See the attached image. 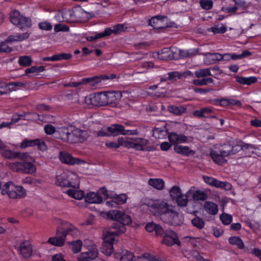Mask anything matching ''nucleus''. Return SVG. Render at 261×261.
<instances>
[{"label": "nucleus", "mask_w": 261, "mask_h": 261, "mask_svg": "<svg viewBox=\"0 0 261 261\" xmlns=\"http://www.w3.org/2000/svg\"><path fill=\"white\" fill-rule=\"evenodd\" d=\"M108 216L116 221L112 224L110 229L103 233L102 251L107 255H110L114 250V236L123 233L126 230L125 225L130 224L132 220L129 215L119 210L111 211Z\"/></svg>", "instance_id": "1"}, {"label": "nucleus", "mask_w": 261, "mask_h": 261, "mask_svg": "<svg viewBox=\"0 0 261 261\" xmlns=\"http://www.w3.org/2000/svg\"><path fill=\"white\" fill-rule=\"evenodd\" d=\"M149 211L159 217L164 223L172 226H179L184 222V217L176 211L172 205L160 199H150L146 203Z\"/></svg>", "instance_id": "2"}, {"label": "nucleus", "mask_w": 261, "mask_h": 261, "mask_svg": "<svg viewBox=\"0 0 261 261\" xmlns=\"http://www.w3.org/2000/svg\"><path fill=\"white\" fill-rule=\"evenodd\" d=\"M241 148L240 146H233L229 143L220 145L211 150L210 156L214 162L220 165L226 163L225 157L236 154Z\"/></svg>", "instance_id": "3"}, {"label": "nucleus", "mask_w": 261, "mask_h": 261, "mask_svg": "<svg viewBox=\"0 0 261 261\" xmlns=\"http://www.w3.org/2000/svg\"><path fill=\"white\" fill-rule=\"evenodd\" d=\"M77 229L71 224L65 222L62 228H58L56 237L49 238L48 242L56 246H62L64 244L67 234L73 235L76 233Z\"/></svg>", "instance_id": "4"}, {"label": "nucleus", "mask_w": 261, "mask_h": 261, "mask_svg": "<svg viewBox=\"0 0 261 261\" xmlns=\"http://www.w3.org/2000/svg\"><path fill=\"white\" fill-rule=\"evenodd\" d=\"M9 18L10 21L20 29L25 30L32 26L31 19L21 15L17 10H14L11 12Z\"/></svg>", "instance_id": "5"}, {"label": "nucleus", "mask_w": 261, "mask_h": 261, "mask_svg": "<svg viewBox=\"0 0 261 261\" xmlns=\"http://www.w3.org/2000/svg\"><path fill=\"white\" fill-rule=\"evenodd\" d=\"M118 141L121 145L128 148H134L138 151L148 150L145 146L148 144L149 141L142 138H133L131 140H124L121 138L118 139Z\"/></svg>", "instance_id": "6"}, {"label": "nucleus", "mask_w": 261, "mask_h": 261, "mask_svg": "<svg viewBox=\"0 0 261 261\" xmlns=\"http://www.w3.org/2000/svg\"><path fill=\"white\" fill-rule=\"evenodd\" d=\"M107 131L110 133V136H116L118 135H137L139 134L137 129H125L123 125L120 124H114L107 128Z\"/></svg>", "instance_id": "7"}, {"label": "nucleus", "mask_w": 261, "mask_h": 261, "mask_svg": "<svg viewBox=\"0 0 261 261\" xmlns=\"http://www.w3.org/2000/svg\"><path fill=\"white\" fill-rule=\"evenodd\" d=\"M67 143L69 144L83 142L87 139V132L76 127L70 128Z\"/></svg>", "instance_id": "8"}, {"label": "nucleus", "mask_w": 261, "mask_h": 261, "mask_svg": "<svg viewBox=\"0 0 261 261\" xmlns=\"http://www.w3.org/2000/svg\"><path fill=\"white\" fill-rule=\"evenodd\" d=\"M167 17L162 15H157L152 17L148 21L149 25L152 26L155 29H161L166 28L176 27L174 22H170V24H164V22L167 21Z\"/></svg>", "instance_id": "9"}, {"label": "nucleus", "mask_w": 261, "mask_h": 261, "mask_svg": "<svg viewBox=\"0 0 261 261\" xmlns=\"http://www.w3.org/2000/svg\"><path fill=\"white\" fill-rule=\"evenodd\" d=\"M75 176V181L73 182L70 181L69 176L66 175L65 173H63L61 175L56 176L57 181L56 183L58 186L62 187H72L74 188H79V180L78 178Z\"/></svg>", "instance_id": "10"}, {"label": "nucleus", "mask_w": 261, "mask_h": 261, "mask_svg": "<svg viewBox=\"0 0 261 261\" xmlns=\"http://www.w3.org/2000/svg\"><path fill=\"white\" fill-rule=\"evenodd\" d=\"M85 101L88 105H91L94 106H106V93L90 95L85 97Z\"/></svg>", "instance_id": "11"}, {"label": "nucleus", "mask_w": 261, "mask_h": 261, "mask_svg": "<svg viewBox=\"0 0 261 261\" xmlns=\"http://www.w3.org/2000/svg\"><path fill=\"white\" fill-rule=\"evenodd\" d=\"M163 239L161 242L167 246H172L174 244L180 245V243L178 240L177 234L171 230L164 231V234L161 235Z\"/></svg>", "instance_id": "12"}, {"label": "nucleus", "mask_w": 261, "mask_h": 261, "mask_svg": "<svg viewBox=\"0 0 261 261\" xmlns=\"http://www.w3.org/2000/svg\"><path fill=\"white\" fill-rule=\"evenodd\" d=\"M9 192V198L12 199L22 198L26 196L25 190L22 186H16L13 182Z\"/></svg>", "instance_id": "13"}, {"label": "nucleus", "mask_w": 261, "mask_h": 261, "mask_svg": "<svg viewBox=\"0 0 261 261\" xmlns=\"http://www.w3.org/2000/svg\"><path fill=\"white\" fill-rule=\"evenodd\" d=\"M121 95L119 92H108L106 93V106L109 105L112 107L117 106Z\"/></svg>", "instance_id": "14"}, {"label": "nucleus", "mask_w": 261, "mask_h": 261, "mask_svg": "<svg viewBox=\"0 0 261 261\" xmlns=\"http://www.w3.org/2000/svg\"><path fill=\"white\" fill-rule=\"evenodd\" d=\"M38 146L40 150H44L46 148V145L44 141H41L40 139L29 140L25 139L20 144V147L22 148H27L28 147H32Z\"/></svg>", "instance_id": "15"}, {"label": "nucleus", "mask_w": 261, "mask_h": 261, "mask_svg": "<svg viewBox=\"0 0 261 261\" xmlns=\"http://www.w3.org/2000/svg\"><path fill=\"white\" fill-rule=\"evenodd\" d=\"M32 247L29 242L24 241L20 244L18 252L22 257L29 258L32 255Z\"/></svg>", "instance_id": "16"}, {"label": "nucleus", "mask_w": 261, "mask_h": 261, "mask_svg": "<svg viewBox=\"0 0 261 261\" xmlns=\"http://www.w3.org/2000/svg\"><path fill=\"white\" fill-rule=\"evenodd\" d=\"M2 155L4 157L9 159H18L24 160L29 156L27 153H22L19 151H13L11 150H5L3 152Z\"/></svg>", "instance_id": "17"}, {"label": "nucleus", "mask_w": 261, "mask_h": 261, "mask_svg": "<svg viewBox=\"0 0 261 261\" xmlns=\"http://www.w3.org/2000/svg\"><path fill=\"white\" fill-rule=\"evenodd\" d=\"M168 137L170 142L175 145L179 143L187 142L188 140V137L184 135L177 134L174 132L169 133Z\"/></svg>", "instance_id": "18"}, {"label": "nucleus", "mask_w": 261, "mask_h": 261, "mask_svg": "<svg viewBox=\"0 0 261 261\" xmlns=\"http://www.w3.org/2000/svg\"><path fill=\"white\" fill-rule=\"evenodd\" d=\"M70 127H61L57 129L55 138L61 140L64 143H67Z\"/></svg>", "instance_id": "19"}, {"label": "nucleus", "mask_w": 261, "mask_h": 261, "mask_svg": "<svg viewBox=\"0 0 261 261\" xmlns=\"http://www.w3.org/2000/svg\"><path fill=\"white\" fill-rule=\"evenodd\" d=\"M146 230L148 232H155L156 236H161L164 234V229L162 226L153 222L147 223L145 226Z\"/></svg>", "instance_id": "20"}, {"label": "nucleus", "mask_w": 261, "mask_h": 261, "mask_svg": "<svg viewBox=\"0 0 261 261\" xmlns=\"http://www.w3.org/2000/svg\"><path fill=\"white\" fill-rule=\"evenodd\" d=\"M189 195H192V199L195 201H204L207 198V194L206 192L200 190L193 191L191 190L187 192Z\"/></svg>", "instance_id": "21"}, {"label": "nucleus", "mask_w": 261, "mask_h": 261, "mask_svg": "<svg viewBox=\"0 0 261 261\" xmlns=\"http://www.w3.org/2000/svg\"><path fill=\"white\" fill-rule=\"evenodd\" d=\"M85 201L89 203H100L102 201V197L97 193L89 192L85 197Z\"/></svg>", "instance_id": "22"}, {"label": "nucleus", "mask_w": 261, "mask_h": 261, "mask_svg": "<svg viewBox=\"0 0 261 261\" xmlns=\"http://www.w3.org/2000/svg\"><path fill=\"white\" fill-rule=\"evenodd\" d=\"M203 207L206 212L210 215L215 216L218 212V206L214 202L208 201H205Z\"/></svg>", "instance_id": "23"}, {"label": "nucleus", "mask_w": 261, "mask_h": 261, "mask_svg": "<svg viewBox=\"0 0 261 261\" xmlns=\"http://www.w3.org/2000/svg\"><path fill=\"white\" fill-rule=\"evenodd\" d=\"M234 78L236 81L242 85H251L257 82V78L255 76L243 77L239 75H235Z\"/></svg>", "instance_id": "24"}, {"label": "nucleus", "mask_w": 261, "mask_h": 261, "mask_svg": "<svg viewBox=\"0 0 261 261\" xmlns=\"http://www.w3.org/2000/svg\"><path fill=\"white\" fill-rule=\"evenodd\" d=\"M174 150L176 153L186 156L194 155L195 153V151L190 149L188 146H182L178 145L174 146Z\"/></svg>", "instance_id": "25"}, {"label": "nucleus", "mask_w": 261, "mask_h": 261, "mask_svg": "<svg viewBox=\"0 0 261 261\" xmlns=\"http://www.w3.org/2000/svg\"><path fill=\"white\" fill-rule=\"evenodd\" d=\"M30 158H28V160H24L22 173L33 174L36 172V166L29 161Z\"/></svg>", "instance_id": "26"}, {"label": "nucleus", "mask_w": 261, "mask_h": 261, "mask_svg": "<svg viewBox=\"0 0 261 261\" xmlns=\"http://www.w3.org/2000/svg\"><path fill=\"white\" fill-rule=\"evenodd\" d=\"M60 160L63 163L74 165L76 163V159L73 158L71 154L61 152L60 153Z\"/></svg>", "instance_id": "27"}, {"label": "nucleus", "mask_w": 261, "mask_h": 261, "mask_svg": "<svg viewBox=\"0 0 261 261\" xmlns=\"http://www.w3.org/2000/svg\"><path fill=\"white\" fill-rule=\"evenodd\" d=\"M124 31H125V28L124 25L123 24H118L115 25L113 27V29L107 28L104 31V32H108V34L106 35V36H110L112 33L116 35Z\"/></svg>", "instance_id": "28"}, {"label": "nucleus", "mask_w": 261, "mask_h": 261, "mask_svg": "<svg viewBox=\"0 0 261 261\" xmlns=\"http://www.w3.org/2000/svg\"><path fill=\"white\" fill-rule=\"evenodd\" d=\"M116 77V75L114 73H111L109 75L102 74L99 76H94V84H91L92 87L95 86L97 84L101 82L102 80H106L109 79H114Z\"/></svg>", "instance_id": "29"}, {"label": "nucleus", "mask_w": 261, "mask_h": 261, "mask_svg": "<svg viewBox=\"0 0 261 261\" xmlns=\"http://www.w3.org/2000/svg\"><path fill=\"white\" fill-rule=\"evenodd\" d=\"M159 55L160 59L161 60H168L177 59V57L175 56L173 52L169 48L163 49Z\"/></svg>", "instance_id": "30"}, {"label": "nucleus", "mask_w": 261, "mask_h": 261, "mask_svg": "<svg viewBox=\"0 0 261 261\" xmlns=\"http://www.w3.org/2000/svg\"><path fill=\"white\" fill-rule=\"evenodd\" d=\"M28 158H30V156L29 155V156L24 159V160H28ZM20 162H16L15 163H13L10 164L9 167L11 170L13 171L19 173H22L23 172V163L24 160H21Z\"/></svg>", "instance_id": "31"}, {"label": "nucleus", "mask_w": 261, "mask_h": 261, "mask_svg": "<svg viewBox=\"0 0 261 261\" xmlns=\"http://www.w3.org/2000/svg\"><path fill=\"white\" fill-rule=\"evenodd\" d=\"M212 187L216 188H220L225 190H229L231 188V185L227 181H221L216 178L214 179Z\"/></svg>", "instance_id": "32"}, {"label": "nucleus", "mask_w": 261, "mask_h": 261, "mask_svg": "<svg viewBox=\"0 0 261 261\" xmlns=\"http://www.w3.org/2000/svg\"><path fill=\"white\" fill-rule=\"evenodd\" d=\"M148 184L155 189L161 190L164 188V181L162 179L150 178L148 180Z\"/></svg>", "instance_id": "33"}, {"label": "nucleus", "mask_w": 261, "mask_h": 261, "mask_svg": "<svg viewBox=\"0 0 261 261\" xmlns=\"http://www.w3.org/2000/svg\"><path fill=\"white\" fill-rule=\"evenodd\" d=\"M91 84H94L93 76L88 78L83 79L81 82H71L69 83L68 85L71 87H77L82 85L85 84H87L89 85L90 86H92L91 85Z\"/></svg>", "instance_id": "34"}, {"label": "nucleus", "mask_w": 261, "mask_h": 261, "mask_svg": "<svg viewBox=\"0 0 261 261\" xmlns=\"http://www.w3.org/2000/svg\"><path fill=\"white\" fill-rule=\"evenodd\" d=\"M214 80L212 77L202 78L201 79L194 80L192 82V84L195 86H203L213 84Z\"/></svg>", "instance_id": "35"}, {"label": "nucleus", "mask_w": 261, "mask_h": 261, "mask_svg": "<svg viewBox=\"0 0 261 261\" xmlns=\"http://www.w3.org/2000/svg\"><path fill=\"white\" fill-rule=\"evenodd\" d=\"M168 110L176 115H181L186 112L187 109L182 106H170L168 107Z\"/></svg>", "instance_id": "36"}, {"label": "nucleus", "mask_w": 261, "mask_h": 261, "mask_svg": "<svg viewBox=\"0 0 261 261\" xmlns=\"http://www.w3.org/2000/svg\"><path fill=\"white\" fill-rule=\"evenodd\" d=\"M67 194L70 197L80 200L85 196V193L83 191L70 189L67 191Z\"/></svg>", "instance_id": "37"}, {"label": "nucleus", "mask_w": 261, "mask_h": 261, "mask_svg": "<svg viewBox=\"0 0 261 261\" xmlns=\"http://www.w3.org/2000/svg\"><path fill=\"white\" fill-rule=\"evenodd\" d=\"M195 75L197 78H206L207 76L212 75L209 68L199 69L195 71Z\"/></svg>", "instance_id": "38"}, {"label": "nucleus", "mask_w": 261, "mask_h": 261, "mask_svg": "<svg viewBox=\"0 0 261 261\" xmlns=\"http://www.w3.org/2000/svg\"><path fill=\"white\" fill-rule=\"evenodd\" d=\"M229 243L231 245H236L240 249L244 248V244L243 241L239 237H231L228 240Z\"/></svg>", "instance_id": "39"}, {"label": "nucleus", "mask_w": 261, "mask_h": 261, "mask_svg": "<svg viewBox=\"0 0 261 261\" xmlns=\"http://www.w3.org/2000/svg\"><path fill=\"white\" fill-rule=\"evenodd\" d=\"M198 51L197 49H192L188 50H179L178 53L179 57L184 58L193 57L197 54Z\"/></svg>", "instance_id": "40"}, {"label": "nucleus", "mask_w": 261, "mask_h": 261, "mask_svg": "<svg viewBox=\"0 0 261 261\" xmlns=\"http://www.w3.org/2000/svg\"><path fill=\"white\" fill-rule=\"evenodd\" d=\"M170 196L172 200H176L179 196H181V191L180 188L174 186L169 190Z\"/></svg>", "instance_id": "41"}, {"label": "nucleus", "mask_w": 261, "mask_h": 261, "mask_svg": "<svg viewBox=\"0 0 261 261\" xmlns=\"http://www.w3.org/2000/svg\"><path fill=\"white\" fill-rule=\"evenodd\" d=\"M189 195L187 193L186 194H181V196H179L176 199V201L177 205L180 207H185L187 205L188 202Z\"/></svg>", "instance_id": "42"}, {"label": "nucleus", "mask_w": 261, "mask_h": 261, "mask_svg": "<svg viewBox=\"0 0 261 261\" xmlns=\"http://www.w3.org/2000/svg\"><path fill=\"white\" fill-rule=\"evenodd\" d=\"M32 60L31 57L28 56H23L19 57L18 63L21 66H29L32 64Z\"/></svg>", "instance_id": "43"}, {"label": "nucleus", "mask_w": 261, "mask_h": 261, "mask_svg": "<svg viewBox=\"0 0 261 261\" xmlns=\"http://www.w3.org/2000/svg\"><path fill=\"white\" fill-rule=\"evenodd\" d=\"M69 243L70 248L74 253H77L81 251L82 246V241L78 240Z\"/></svg>", "instance_id": "44"}, {"label": "nucleus", "mask_w": 261, "mask_h": 261, "mask_svg": "<svg viewBox=\"0 0 261 261\" xmlns=\"http://www.w3.org/2000/svg\"><path fill=\"white\" fill-rule=\"evenodd\" d=\"M191 223L194 227L199 229H202L205 225V222L202 219L197 216L192 220Z\"/></svg>", "instance_id": "45"}, {"label": "nucleus", "mask_w": 261, "mask_h": 261, "mask_svg": "<svg viewBox=\"0 0 261 261\" xmlns=\"http://www.w3.org/2000/svg\"><path fill=\"white\" fill-rule=\"evenodd\" d=\"M113 197L117 205L125 203L127 199V196L125 194L115 195Z\"/></svg>", "instance_id": "46"}, {"label": "nucleus", "mask_w": 261, "mask_h": 261, "mask_svg": "<svg viewBox=\"0 0 261 261\" xmlns=\"http://www.w3.org/2000/svg\"><path fill=\"white\" fill-rule=\"evenodd\" d=\"M210 30L214 34H223L226 32L227 28L223 24H221V26L215 25L211 28Z\"/></svg>", "instance_id": "47"}, {"label": "nucleus", "mask_w": 261, "mask_h": 261, "mask_svg": "<svg viewBox=\"0 0 261 261\" xmlns=\"http://www.w3.org/2000/svg\"><path fill=\"white\" fill-rule=\"evenodd\" d=\"M134 258L135 256L132 252L125 250L122 252L120 261H135L134 259Z\"/></svg>", "instance_id": "48"}, {"label": "nucleus", "mask_w": 261, "mask_h": 261, "mask_svg": "<svg viewBox=\"0 0 261 261\" xmlns=\"http://www.w3.org/2000/svg\"><path fill=\"white\" fill-rule=\"evenodd\" d=\"M220 219L224 225H228L232 221V217L231 215L225 213L220 215Z\"/></svg>", "instance_id": "49"}, {"label": "nucleus", "mask_w": 261, "mask_h": 261, "mask_svg": "<svg viewBox=\"0 0 261 261\" xmlns=\"http://www.w3.org/2000/svg\"><path fill=\"white\" fill-rule=\"evenodd\" d=\"M199 4L201 8L206 10L212 9L213 5V2L212 0H200Z\"/></svg>", "instance_id": "50"}, {"label": "nucleus", "mask_w": 261, "mask_h": 261, "mask_svg": "<svg viewBox=\"0 0 261 261\" xmlns=\"http://www.w3.org/2000/svg\"><path fill=\"white\" fill-rule=\"evenodd\" d=\"M208 55L211 59L215 61H222L225 57H227V56H229L228 55H226V54L222 55L219 53H208Z\"/></svg>", "instance_id": "51"}, {"label": "nucleus", "mask_w": 261, "mask_h": 261, "mask_svg": "<svg viewBox=\"0 0 261 261\" xmlns=\"http://www.w3.org/2000/svg\"><path fill=\"white\" fill-rule=\"evenodd\" d=\"M44 129L47 135H51L54 134L55 137L56 136L57 129L53 125L50 124L45 125L44 127Z\"/></svg>", "instance_id": "52"}, {"label": "nucleus", "mask_w": 261, "mask_h": 261, "mask_svg": "<svg viewBox=\"0 0 261 261\" xmlns=\"http://www.w3.org/2000/svg\"><path fill=\"white\" fill-rule=\"evenodd\" d=\"M85 253L87 254L88 258L92 261L98 256V250L96 248L94 247L92 248L88 252H86Z\"/></svg>", "instance_id": "53"}, {"label": "nucleus", "mask_w": 261, "mask_h": 261, "mask_svg": "<svg viewBox=\"0 0 261 261\" xmlns=\"http://www.w3.org/2000/svg\"><path fill=\"white\" fill-rule=\"evenodd\" d=\"M7 43H8V42H5V40L0 42V53H10L12 51V48L7 45Z\"/></svg>", "instance_id": "54"}, {"label": "nucleus", "mask_w": 261, "mask_h": 261, "mask_svg": "<svg viewBox=\"0 0 261 261\" xmlns=\"http://www.w3.org/2000/svg\"><path fill=\"white\" fill-rule=\"evenodd\" d=\"M38 27L42 30L50 31L53 28V25L48 21H45L39 22Z\"/></svg>", "instance_id": "55"}, {"label": "nucleus", "mask_w": 261, "mask_h": 261, "mask_svg": "<svg viewBox=\"0 0 261 261\" xmlns=\"http://www.w3.org/2000/svg\"><path fill=\"white\" fill-rule=\"evenodd\" d=\"M108 34V32H102L96 34L95 36H87L86 37V40L88 41H93L97 39L103 38L106 37V35Z\"/></svg>", "instance_id": "56"}, {"label": "nucleus", "mask_w": 261, "mask_h": 261, "mask_svg": "<svg viewBox=\"0 0 261 261\" xmlns=\"http://www.w3.org/2000/svg\"><path fill=\"white\" fill-rule=\"evenodd\" d=\"M54 30L56 32H59L60 31L68 32L69 31V28L65 24L59 23L55 26Z\"/></svg>", "instance_id": "57"}, {"label": "nucleus", "mask_w": 261, "mask_h": 261, "mask_svg": "<svg viewBox=\"0 0 261 261\" xmlns=\"http://www.w3.org/2000/svg\"><path fill=\"white\" fill-rule=\"evenodd\" d=\"M12 184V181H9L7 183H6L4 186L3 187L2 189L1 190V194L3 195H5L6 194H7L8 196L9 197V192L10 191V187L11 186V185Z\"/></svg>", "instance_id": "58"}, {"label": "nucleus", "mask_w": 261, "mask_h": 261, "mask_svg": "<svg viewBox=\"0 0 261 261\" xmlns=\"http://www.w3.org/2000/svg\"><path fill=\"white\" fill-rule=\"evenodd\" d=\"M181 74L178 72H171L168 73V80L169 81H176L177 79L180 78Z\"/></svg>", "instance_id": "59"}, {"label": "nucleus", "mask_w": 261, "mask_h": 261, "mask_svg": "<svg viewBox=\"0 0 261 261\" xmlns=\"http://www.w3.org/2000/svg\"><path fill=\"white\" fill-rule=\"evenodd\" d=\"M7 86L12 90H15V88L17 87H23L24 84L21 82H11L6 84Z\"/></svg>", "instance_id": "60"}, {"label": "nucleus", "mask_w": 261, "mask_h": 261, "mask_svg": "<svg viewBox=\"0 0 261 261\" xmlns=\"http://www.w3.org/2000/svg\"><path fill=\"white\" fill-rule=\"evenodd\" d=\"M27 119L33 121L40 120V115L36 113H30L27 115Z\"/></svg>", "instance_id": "61"}, {"label": "nucleus", "mask_w": 261, "mask_h": 261, "mask_svg": "<svg viewBox=\"0 0 261 261\" xmlns=\"http://www.w3.org/2000/svg\"><path fill=\"white\" fill-rule=\"evenodd\" d=\"M99 195H101L103 199H107L109 197L108 190L105 188H100L97 192Z\"/></svg>", "instance_id": "62"}, {"label": "nucleus", "mask_w": 261, "mask_h": 261, "mask_svg": "<svg viewBox=\"0 0 261 261\" xmlns=\"http://www.w3.org/2000/svg\"><path fill=\"white\" fill-rule=\"evenodd\" d=\"M236 146H240L241 147V150L243 149H247L249 148H251V149L255 148L254 145L245 143L243 142H240L239 144L236 145Z\"/></svg>", "instance_id": "63"}, {"label": "nucleus", "mask_w": 261, "mask_h": 261, "mask_svg": "<svg viewBox=\"0 0 261 261\" xmlns=\"http://www.w3.org/2000/svg\"><path fill=\"white\" fill-rule=\"evenodd\" d=\"M250 253L257 257L261 261V249L258 248H254L250 251Z\"/></svg>", "instance_id": "64"}]
</instances>
